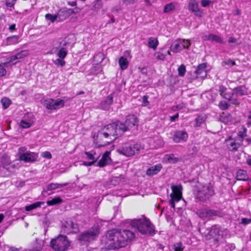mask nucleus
Wrapping results in <instances>:
<instances>
[{
	"instance_id": "1",
	"label": "nucleus",
	"mask_w": 251,
	"mask_h": 251,
	"mask_svg": "<svg viewBox=\"0 0 251 251\" xmlns=\"http://www.w3.org/2000/svg\"><path fill=\"white\" fill-rule=\"evenodd\" d=\"M135 237V233L128 229H113L107 232L102 241L110 250L125 247Z\"/></svg>"
},
{
	"instance_id": "39",
	"label": "nucleus",
	"mask_w": 251,
	"mask_h": 251,
	"mask_svg": "<svg viewBox=\"0 0 251 251\" xmlns=\"http://www.w3.org/2000/svg\"><path fill=\"white\" fill-rule=\"evenodd\" d=\"M247 129L246 127H243V130H241L238 132L237 136L239 138V141L241 143L243 141V139L247 136Z\"/></svg>"
},
{
	"instance_id": "20",
	"label": "nucleus",
	"mask_w": 251,
	"mask_h": 251,
	"mask_svg": "<svg viewBox=\"0 0 251 251\" xmlns=\"http://www.w3.org/2000/svg\"><path fill=\"white\" fill-rule=\"evenodd\" d=\"M207 66V64L206 63H203L201 64H200L195 73L197 74V77H201L204 78L206 77L207 73L206 71V68Z\"/></svg>"
},
{
	"instance_id": "59",
	"label": "nucleus",
	"mask_w": 251,
	"mask_h": 251,
	"mask_svg": "<svg viewBox=\"0 0 251 251\" xmlns=\"http://www.w3.org/2000/svg\"><path fill=\"white\" fill-rule=\"evenodd\" d=\"M179 117V114L177 113L176 115L173 116H171L170 117V120L171 122H174L176 121V119H177Z\"/></svg>"
},
{
	"instance_id": "57",
	"label": "nucleus",
	"mask_w": 251,
	"mask_h": 251,
	"mask_svg": "<svg viewBox=\"0 0 251 251\" xmlns=\"http://www.w3.org/2000/svg\"><path fill=\"white\" fill-rule=\"evenodd\" d=\"M95 72L93 73L94 74H98V73L102 71L101 67L100 65H97L95 67Z\"/></svg>"
},
{
	"instance_id": "52",
	"label": "nucleus",
	"mask_w": 251,
	"mask_h": 251,
	"mask_svg": "<svg viewBox=\"0 0 251 251\" xmlns=\"http://www.w3.org/2000/svg\"><path fill=\"white\" fill-rule=\"evenodd\" d=\"M6 74V70L4 68L3 65L1 64H0V77L5 75Z\"/></svg>"
},
{
	"instance_id": "35",
	"label": "nucleus",
	"mask_w": 251,
	"mask_h": 251,
	"mask_svg": "<svg viewBox=\"0 0 251 251\" xmlns=\"http://www.w3.org/2000/svg\"><path fill=\"white\" fill-rule=\"evenodd\" d=\"M19 37L17 35H13L10 37H8L6 39V44L7 45H11L18 44L19 41Z\"/></svg>"
},
{
	"instance_id": "53",
	"label": "nucleus",
	"mask_w": 251,
	"mask_h": 251,
	"mask_svg": "<svg viewBox=\"0 0 251 251\" xmlns=\"http://www.w3.org/2000/svg\"><path fill=\"white\" fill-rule=\"evenodd\" d=\"M201 3L202 7H205L209 6L211 3V1L209 0H202Z\"/></svg>"
},
{
	"instance_id": "58",
	"label": "nucleus",
	"mask_w": 251,
	"mask_h": 251,
	"mask_svg": "<svg viewBox=\"0 0 251 251\" xmlns=\"http://www.w3.org/2000/svg\"><path fill=\"white\" fill-rule=\"evenodd\" d=\"M251 223V219L248 218H242V224L244 225H248Z\"/></svg>"
},
{
	"instance_id": "60",
	"label": "nucleus",
	"mask_w": 251,
	"mask_h": 251,
	"mask_svg": "<svg viewBox=\"0 0 251 251\" xmlns=\"http://www.w3.org/2000/svg\"><path fill=\"white\" fill-rule=\"evenodd\" d=\"M135 0H123V2L126 5L133 4L135 2Z\"/></svg>"
},
{
	"instance_id": "40",
	"label": "nucleus",
	"mask_w": 251,
	"mask_h": 251,
	"mask_svg": "<svg viewBox=\"0 0 251 251\" xmlns=\"http://www.w3.org/2000/svg\"><path fill=\"white\" fill-rule=\"evenodd\" d=\"M1 102L4 109H7L11 104L10 99L6 97L3 98L1 100Z\"/></svg>"
},
{
	"instance_id": "47",
	"label": "nucleus",
	"mask_w": 251,
	"mask_h": 251,
	"mask_svg": "<svg viewBox=\"0 0 251 251\" xmlns=\"http://www.w3.org/2000/svg\"><path fill=\"white\" fill-rule=\"evenodd\" d=\"M219 107L220 109L225 110L228 109L229 104L226 101H221L219 104Z\"/></svg>"
},
{
	"instance_id": "16",
	"label": "nucleus",
	"mask_w": 251,
	"mask_h": 251,
	"mask_svg": "<svg viewBox=\"0 0 251 251\" xmlns=\"http://www.w3.org/2000/svg\"><path fill=\"white\" fill-rule=\"evenodd\" d=\"M38 158V154L33 152H26L19 155L20 160L24 161L25 162L35 161Z\"/></svg>"
},
{
	"instance_id": "10",
	"label": "nucleus",
	"mask_w": 251,
	"mask_h": 251,
	"mask_svg": "<svg viewBox=\"0 0 251 251\" xmlns=\"http://www.w3.org/2000/svg\"><path fill=\"white\" fill-rule=\"evenodd\" d=\"M247 93V89L244 85L234 88L231 92V94H233V96H231V103L235 105L239 104V101L238 97L246 95Z\"/></svg>"
},
{
	"instance_id": "25",
	"label": "nucleus",
	"mask_w": 251,
	"mask_h": 251,
	"mask_svg": "<svg viewBox=\"0 0 251 251\" xmlns=\"http://www.w3.org/2000/svg\"><path fill=\"white\" fill-rule=\"evenodd\" d=\"M113 96L112 94L108 95L105 100L100 103V108L103 110H107L113 103Z\"/></svg>"
},
{
	"instance_id": "61",
	"label": "nucleus",
	"mask_w": 251,
	"mask_h": 251,
	"mask_svg": "<svg viewBox=\"0 0 251 251\" xmlns=\"http://www.w3.org/2000/svg\"><path fill=\"white\" fill-rule=\"evenodd\" d=\"M94 162L90 161H84L83 162L82 165L85 166H91L92 165H94Z\"/></svg>"
},
{
	"instance_id": "51",
	"label": "nucleus",
	"mask_w": 251,
	"mask_h": 251,
	"mask_svg": "<svg viewBox=\"0 0 251 251\" xmlns=\"http://www.w3.org/2000/svg\"><path fill=\"white\" fill-rule=\"evenodd\" d=\"M121 177H113L111 179L112 184L114 185H119L120 184Z\"/></svg>"
},
{
	"instance_id": "34",
	"label": "nucleus",
	"mask_w": 251,
	"mask_h": 251,
	"mask_svg": "<svg viewBox=\"0 0 251 251\" xmlns=\"http://www.w3.org/2000/svg\"><path fill=\"white\" fill-rule=\"evenodd\" d=\"M119 64L122 70H126L128 66L129 62L126 58L121 56L119 59Z\"/></svg>"
},
{
	"instance_id": "21",
	"label": "nucleus",
	"mask_w": 251,
	"mask_h": 251,
	"mask_svg": "<svg viewBox=\"0 0 251 251\" xmlns=\"http://www.w3.org/2000/svg\"><path fill=\"white\" fill-rule=\"evenodd\" d=\"M84 154L86 155V159L91 160L90 162H94V164L97 162L100 156V154L97 153L96 150L85 151Z\"/></svg>"
},
{
	"instance_id": "4",
	"label": "nucleus",
	"mask_w": 251,
	"mask_h": 251,
	"mask_svg": "<svg viewBox=\"0 0 251 251\" xmlns=\"http://www.w3.org/2000/svg\"><path fill=\"white\" fill-rule=\"evenodd\" d=\"M214 190L212 185L209 183L197 187L196 200L197 201L206 202L214 195Z\"/></svg>"
},
{
	"instance_id": "13",
	"label": "nucleus",
	"mask_w": 251,
	"mask_h": 251,
	"mask_svg": "<svg viewBox=\"0 0 251 251\" xmlns=\"http://www.w3.org/2000/svg\"><path fill=\"white\" fill-rule=\"evenodd\" d=\"M188 9L199 17L202 16V10L199 7V3L195 0H190L188 2Z\"/></svg>"
},
{
	"instance_id": "17",
	"label": "nucleus",
	"mask_w": 251,
	"mask_h": 251,
	"mask_svg": "<svg viewBox=\"0 0 251 251\" xmlns=\"http://www.w3.org/2000/svg\"><path fill=\"white\" fill-rule=\"evenodd\" d=\"M138 121L134 115H129L126 116L125 124H124L126 127L125 131H127L133 126L137 125Z\"/></svg>"
},
{
	"instance_id": "26",
	"label": "nucleus",
	"mask_w": 251,
	"mask_h": 251,
	"mask_svg": "<svg viewBox=\"0 0 251 251\" xmlns=\"http://www.w3.org/2000/svg\"><path fill=\"white\" fill-rule=\"evenodd\" d=\"M68 42L65 40L62 41L60 43V45L62 46V47L59 49L57 53V56L59 58H64L67 56L68 50L67 49L65 48V46H66Z\"/></svg>"
},
{
	"instance_id": "27",
	"label": "nucleus",
	"mask_w": 251,
	"mask_h": 251,
	"mask_svg": "<svg viewBox=\"0 0 251 251\" xmlns=\"http://www.w3.org/2000/svg\"><path fill=\"white\" fill-rule=\"evenodd\" d=\"M162 167V165L160 164L153 166L147 170L146 174L150 176L155 175L160 172Z\"/></svg>"
},
{
	"instance_id": "54",
	"label": "nucleus",
	"mask_w": 251,
	"mask_h": 251,
	"mask_svg": "<svg viewBox=\"0 0 251 251\" xmlns=\"http://www.w3.org/2000/svg\"><path fill=\"white\" fill-rule=\"evenodd\" d=\"M42 157L48 159H50L52 157L51 154L49 151H45L42 153Z\"/></svg>"
},
{
	"instance_id": "48",
	"label": "nucleus",
	"mask_w": 251,
	"mask_h": 251,
	"mask_svg": "<svg viewBox=\"0 0 251 251\" xmlns=\"http://www.w3.org/2000/svg\"><path fill=\"white\" fill-rule=\"evenodd\" d=\"M178 72L179 76H184L186 72V68L185 65L183 64L181 65L178 68Z\"/></svg>"
},
{
	"instance_id": "8",
	"label": "nucleus",
	"mask_w": 251,
	"mask_h": 251,
	"mask_svg": "<svg viewBox=\"0 0 251 251\" xmlns=\"http://www.w3.org/2000/svg\"><path fill=\"white\" fill-rule=\"evenodd\" d=\"M64 100L60 99L54 100L52 99H48L43 101V105L47 109L49 110H57L64 106Z\"/></svg>"
},
{
	"instance_id": "5",
	"label": "nucleus",
	"mask_w": 251,
	"mask_h": 251,
	"mask_svg": "<svg viewBox=\"0 0 251 251\" xmlns=\"http://www.w3.org/2000/svg\"><path fill=\"white\" fill-rule=\"evenodd\" d=\"M69 246L70 243L65 235H59L50 241V246L55 251H65Z\"/></svg>"
},
{
	"instance_id": "2",
	"label": "nucleus",
	"mask_w": 251,
	"mask_h": 251,
	"mask_svg": "<svg viewBox=\"0 0 251 251\" xmlns=\"http://www.w3.org/2000/svg\"><path fill=\"white\" fill-rule=\"evenodd\" d=\"M126 129L124 123L117 121L104 126L99 130L95 140L98 142L103 141L104 144L99 145L100 147L109 145L125 132Z\"/></svg>"
},
{
	"instance_id": "43",
	"label": "nucleus",
	"mask_w": 251,
	"mask_h": 251,
	"mask_svg": "<svg viewBox=\"0 0 251 251\" xmlns=\"http://www.w3.org/2000/svg\"><path fill=\"white\" fill-rule=\"evenodd\" d=\"M154 57L157 60H164L166 56V54L161 51H158L154 53Z\"/></svg>"
},
{
	"instance_id": "50",
	"label": "nucleus",
	"mask_w": 251,
	"mask_h": 251,
	"mask_svg": "<svg viewBox=\"0 0 251 251\" xmlns=\"http://www.w3.org/2000/svg\"><path fill=\"white\" fill-rule=\"evenodd\" d=\"M196 126H200L201 124L204 122L203 118L201 116L198 117L196 120Z\"/></svg>"
},
{
	"instance_id": "12",
	"label": "nucleus",
	"mask_w": 251,
	"mask_h": 251,
	"mask_svg": "<svg viewBox=\"0 0 251 251\" xmlns=\"http://www.w3.org/2000/svg\"><path fill=\"white\" fill-rule=\"evenodd\" d=\"M188 138V135L184 130H176L174 132L173 140L175 143L185 142Z\"/></svg>"
},
{
	"instance_id": "9",
	"label": "nucleus",
	"mask_w": 251,
	"mask_h": 251,
	"mask_svg": "<svg viewBox=\"0 0 251 251\" xmlns=\"http://www.w3.org/2000/svg\"><path fill=\"white\" fill-rule=\"evenodd\" d=\"M191 45V42L189 40L178 39L176 40L171 45L170 49L174 52H178L184 49H188Z\"/></svg>"
},
{
	"instance_id": "28",
	"label": "nucleus",
	"mask_w": 251,
	"mask_h": 251,
	"mask_svg": "<svg viewBox=\"0 0 251 251\" xmlns=\"http://www.w3.org/2000/svg\"><path fill=\"white\" fill-rule=\"evenodd\" d=\"M32 115L31 114H28L27 115H25L24 119L22 120L20 123V126L24 128H27L30 127L32 124L34 123V120L32 119H26V117L28 116Z\"/></svg>"
},
{
	"instance_id": "45",
	"label": "nucleus",
	"mask_w": 251,
	"mask_h": 251,
	"mask_svg": "<svg viewBox=\"0 0 251 251\" xmlns=\"http://www.w3.org/2000/svg\"><path fill=\"white\" fill-rule=\"evenodd\" d=\"M170 197L171 201H172L175 202H178L181 200L182 198V195H176L175 194V193H172L170 195Z\"/></svg>"
},
{
	"instance_id": "15",
	"label": "nucleus",
	"mask_w": 251,
	"mask_h": 251,
	"mask_svg": "<svg viewBox=\"0 0 251 251\" xmlns=\"http://www.w3.org/2000/svg\"><path fill=\"white\" fill-rule=\"evenodd\" d=\"M226 147L228 151H230L235 152L237 151L238 149L241 146L242 143L236 142L234 139L230 136L225 140Z\"/></svg>"
},
{
	"instance_id": "30",
	"label": "nucleus",
	"mask_w": 251,
	"mask_h": 251,
	"mask_svg": "<svg viewBox=\"0 0 251 251\" xmlns=\"http://www.w3.org/2000/svg\"><path fill=\"white\" fill-rule=\"evenodd\" d=\"M68 185V183H64L62 184H59V183H51L49 184H48L46 187V191H51L56 190L58 188H60L64 186H66Z\"/></svg>"
},
{
	"instance_id": "29",
	"label": "nucleus",
	"mask_w": 251,
	"mask_h": 251,
	"mask_svg": "<svg viewBox=\"0 0 251 251\" xmlns=\"http://www.w3.org/2000/svg\"><path fill=\"white\" fill-rule=\"evenodd\" d=\"M29 52L27 50H21L20 52L17 53L15 55L11 56L10 61H15L17 59H22L27 56Z\"/></svg>"
},
{
	"instance_id": "22",
	"label": "nucleus",
	"mask_w": 251,
	"mask_h": 251,
	"mask_svg": "<svg viewBox=\"0 0 251 251\" xmlns=\"http://www.w3.org/2000/svg\"><path fill=\"white\" fill-rule=\"evenodd\" d=\"M64 227L69 230L68 233H76L78 231L77 225L70 220L66 222Z\"/></svg>"
},
{
	"instance_id": "37",
	"label": "nucleus",
	"mask_w": 251,
	"mask_h": 251,
	"mask_svg": "<svg viewBox=\"0 0 251 251\" xmlns=\"http://www.w3.org/2000/svg\"><path fill=\"white\" fill-rule=\"evenodd\" d=\"M43 203L40 201L35 202L25 207V210L27 211L40 207Z\"/></svg>"
},
{
	"instance_id": "62",
	"label": "nucleus",
	"mask_w": 251,
	"mask_h": 251,
	"mask_svg": "<svg viewBox=\"0 0 251 251\" xmlns=\"http://www.w3.org/2000/svg\"><path fill=\"white\" fill-rule=\"evenodd\" d=\"M226 64L230 66H234L235 65V62L231 59H229L226 62Z\"/></svg>"
},
{
	"instance_id": "6",
	"label": "nucleus",
	"mask_w": 251,
	"mask_h": 251,
	"mask_svg": "<svg viewBox=\"0 0 251 251\" xmlns=\"http://www.w3.org/2000/svg\"><path fill=\"white\" fill-rule=\"evenodd\" d=\"M100 233V228L98 226H94L87 231L82 233L79 236V240L84 244L95 240Z\"/></svg>"
},
{
	"instance_id": "63",
	"label": "nucleus",
	"mask_w": 251,
	"mask_h": 251,
	"mask_svg": "<svg viewBox=\"0 0 251 251\" xmlns=\"http://www.w3.org/2000/svg\"><path fill=\"white\" fill-rule=\"evenodd\" d=\"M247 125L248 126H251V110L249 112L248 116V121L247 122Z\"/></svg>"
},
{
	"instance_id": "46",
	"label": "nucleus",
	"mask_w": 251,
	"mask_h": 251,
	"mask_svg": "<svg viewBox=\"0 0 251 251\" xmlns=\"http://www.w3.org/2000/svg\"><path fill=\"white\" fill-rule=\"evenodd\" d=\"M45 18L47 20H50L51 22L53 23L57 20L58 17V14L56 15L48 13L45 15Z\"/></svg>"
},
{
	"instance_id": "44",
	"label": "nucleus",
	"mask_w": 251,
	"mask_h": 251,
	"mask_svg": "<svg viewBox=\"0 0 251 251\" xmlns=\"http://www.w3.org/2000/svg\"><path fill=\"white\" fill-rule=\"evenodd\" d=\"M173 249L175 251H183L184 249V246L181 243L178 242L174 245Z\"/></svg>"
},
{
	"instance_id": "7",
	"label": "nucleus",
	"mask_w": 251,
	"mask_h": 251,
	"mask_svg": "<svg viewBox=\"0 0 251 251\" xmlns=\"http://www.w3.org/2000/svg\"><path fill=\"white\" fill-rule=\"evenodd\" d=\"M140 147L138 144H130L126 143L119 147L117 149V151L123 155L127 157H129L135 154L139 151Z\"/></svg>"
},
{
	"instance_id": "31",
	"label": "nucleus",
	"mask_w": 251,
	"mask_h": 251,
	"mask_svg": "<svg viewBox=\"0 0 251 251\" xmlns=\"http://www.w3.org/2000/svg\"><path fill=\"white\" fill-rule=\"evenodd\" d=\"M44 245V240L36 239L35 241L32 243V250L34 251H41Z\"/></svg>"
},
{
	"instance_id": "49",
	"label": "nucleus",
	"mask_w": 251,
	"mask_h": 251,
	"mask_svg": "<svg viewBox=\"0 0 251 251\" xmlns=\"http://www.w3.org/2000/svg\"><path fill=\"white\" fill-rule=\"evenodd\" d=\"M64 58H57L54 61V64L57 66H64L65 64V61L63 59Z\"/></svg>"
},
{
	"instance_id": "41",
	"label": "nucleus",
	"mask_w": 251,
	"mask_h": 251,
	"mask_svg": "<svg viewBox=\"0 0 251 251\" xmlns=\"http://www.w3.org/2000/svg\"><path fill=\"white\" fill-rule=\"evenodd\" d=\"M176 6L175 3L173 2L166 4L164 8V12L168 13L175 9Z\"/></svg>"
},
{
	"instance_id": "11",
	"label": "nucleus",
	"mask_w": 251,
	"mask_h": 251,
	"mask_svg": "<svg viewBox=\"0 0 251 251\" xmlns=\"http://www.w3.org/2000/svg\"><path fill=\"white\" fill-rule=\"evenodd\" d=\"M197 215L202 219H210L218 215V212L214 209H201L198 210Z\"/></svg>"
},
{
	"instance_id": "55",
	"label": "nucleus",
	"mask_w": 251,
	"mask_h": 251,
	"mask_svg": "<svg viewBox=\"0 0 251 251\" xmlns=\"http://www.w3.org/2000/svg\"><path fill=\"white\" fill-rule=\"evenodd\" d=\"M16 0H6V5L7 7H12L15 3Z\"/></svg>"
},
{
	"instance_id": "3",
	"label": "nucleus",
	"mask_w": 251,
	"mask_h": 251,
	"mask_svg": "<svg viewBox=\"0 0 251 251\" xmlns=\"http://www.w3.org/2000/svg\"><path fill=\"white\" fill-rule=\"evenodd\" d=\"M132 226L138 229L143 235L153 236L155 234V228L153 224L148 219H134L130 221Z\"/></svg>"
},
{
	"instance_id": "19",
	"label": "nucleus",
	"mask_w": 251,
	"mask_h": 251,
	"mask_svg": "<svg viewBox=\"0 0 251 251\" xmlns=\"http://www.w3.org/2000/svg\"><path fill=\"white\" fill-rule=\"evenodd\" d=\"M220 230L216 226H212L211 229L208 231L207 233H205V236L208 239L211 238H214V241L216 243L218 242V239L217 237L219 234Z\"/></svg>"
},
{
	"instance_id": "24",
	"label": "nucleus",
	"mask_w": 251,
	"mask_h": 251,
	"mask_svg": "<svg viewBox=\"0 0 251 251\" xmlns=\"http://www.w3.org/2000/svg\"><path fill=\"white\" fill-rule=\"evenodd\" d=\"M218 90L221 96L231 102V96H233V94H231V92H226L227 88L225 86L223 85L218 86Z\"/></svg>"
},
{
	"instance_id": "36",
	"label": "nucleus",
	"mask_w": 251,
	"mask_h": 251,
	"mask_svg": "<svg viewBox=\"0 0 251 251\" xmlns=\"http://www.w3.org/2000/svg\"><path fill=\"white\" fill-rule=\"evenodd\" d=\"M158 45V41L156 38L151 37L148 39V46L154 50H156Z\"/></svg>"
},
{
	"instance_id": "56",
	"label": "nucleus",
	"mask_w": 251,
	"mask_h": 251,
	"mask_svg": "<svg viewBox=\"0 0 251 251\" xmlns=\"http://www.w3.org/2000/svg\"><path fill=\"white\" fill-rule=\"evenodd\" d=\"M149 96L145 95L143 97V103L144 106H147L149 104V102L148 100Z\"/></svg>"
},
{
	"instance_id": "32",
	"label": "nucleus",
	"mask_w": 251,
	"mask_h": 251,
	"mask_svg": "<svg viewBox=\"0 0 251 251\" xmlns=\"http://www.w3.org/2000/svg\"><path fill=\"white\" fill-rule=\"evenodd\" d=\"M164 159L169 163L173 164L177 163L181 160L180 158L175 157V155L173 153L166 154L164 156Z\"/></svg>"
},
{
	"instance_id": "42",
	"label": "nucleus",
	"mask_w": 251,
	"mask_h": 251,
	"mask_svg": "<svg viewBox=\"0 0 251 251\" xmlns=\"http://www.w3.org/2000/svg\"><path fill=\"white\" fill-rule=\"evenodd\" d=\"M171 189L172 190V193H175V194L178 195H182V186L181 185H172L171 186Z\"/></svg>"
},
{
	"instance_id": "64",
	"label": "nucleus",
	"mask_w": 251,
	"mask_h": 251,
	"mask_svg": "<svg viewBox=\"0 0 251 251\" xmlns=\"http://www.w3.org/2000/svg\"><path fill=\"white\" fill-rule=\"evenodd\" d=\"M228 42L229 43H236L237 39L234 37H230L229 38Z\"/></svg>"
},
{
	"instance_id": "38",
	"label": "nucleus",
	"mask_w": 251,
	"mask_h": 251,
	"mask_svg": "<svg viewBox=\"0 0 251 251\" xmlns=\"http://www.w3.org/2000/svg\"><path fill=\"white\" fill-rule=\"evenodd\" d=\"M63 201L60 197H55L51 200L48 201L47 203L48 205H54L60 204Z\"/></svg>"
},
{
	"instance_id": "23",
	"label": "nucleus",
	"mask_w": 251,
	"mask_h": 251,
	"mask_svg": "<svg viewBox=\"0 0 251 251\" xmlns=\"http://www.w3.org/2000/svg\"><path fill=\"white\" fill-rule=\"evenodd\" d=\"M202 38L204 41H210L211 42H215L216 43L220 44L223 43V40L221 37L213 34L205 35L202 36Z\"/></svg>"
},
{
	"instance_id": "33",
	"label": "nucleus",
	"mask_w": 251,
	"mask_h": 251,
	"mask_svg": "<svg viewBox=\"0 0 251 251\" xmlns=\"http://www.w3.org/2000/svg\"><path fill=\"white\" fill-rule=\"evenodd\" d=\"M236 178L238 180L246 181L248 179V176L246 171L243 170H240L237 171Z\"/></svg>"
},
{
	"instance_id": "18",
	"label": "nucleus",
	"mask_w": 251,
	"mask_h": 251,
	"mask_svg": "<svg viewBox=\"0 0 251 251\" xmlns=\"http://www.w3.org/2000/svg\"><path fill=\"white\" fill-rule=\"evenodd\" d=\"M110 154V151H106L102 155L101 158L97 162V166L103 167L111 162V158L109 156Z\"/></svg>"
},
{
	"instance_id": "14",
	"label": "nucleus",
	"mask_w": 251,
	"mask_h": 251,
	"mask_svg": "<svg viewBox=\"0 0 251 251\" xmlns=\"http://www.w3.org/2000/svg\"><path fill=\"white\" fill-rule=\"evenodd\" d=\"M79 8L75 7L74 9H62L58 12V17L60 20L63 21L74 13H78Z\"/></svg>"
}]
</instances>
